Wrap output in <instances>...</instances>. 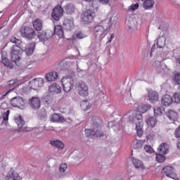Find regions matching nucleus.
<instances>
[{"instance_id":"obj_1","label":"nucleus","mask_w":180,"mask_h":180,"mask_svg":"<svg viewBox=\"0 0 180 180\" xmlns=\"http://www.w3.org/2000/svg\"><path fill=\"white\" fill-rule=\"evenodd\" d=\"M10 41L15 44L11 48L10 54L11 56V60L16 63L18 61H20L22 54H23V49L20 46L22 44V40L15 37H11Z\"/></svg>"},{"instance_id":"obj_2","label":"nucleus","mask_w":180,"mask_h":180,"mask_svg":"<svg viewBox=\"0 0 180 180\" xmlns=\"http://www.w3.org/2000/svg\"><path fill=\"white\" fill-rule=\"evenodd\" d=\"M91 127L93 130H96V131H98L100 134H102L104 136H106V129H105V127L102 125V119L99 117L94 116L91 118Z\"/></svg>"},{"instance_id":"obj_3","label":"nucleus","mask_w":180,"mask_h":180,"mask_svg":"<svg viewBox=\"0 0 180 180\" xmlns=\"http://www.w3.org/2000/svg\"><path fill=\"white\" fill-rule=\"evenodd\" d=\"M20 33L22 37L27 40H33V39L37 36V33H36L34 29L25 25L21 27Z\"/></svg>"},{"instance_id":"obj_4","label":"nucleus","mask_w":180,"mask_h":180,"mask_svg":"<svg viewBox=\"0 0 180 180\" xmlns=\"http://www.w3.org/2000/svg\"><path fill=\"white\" fill-rule=\"evenodd\" d=\"M129 113H130L129 116V122L136 124V127L140 129L143 126V115L136 110H131Z\"/></svg>"},{"instance_id":"obj_5","label":"nucleus","mask_w":180,"mask_h":180,"mask_svg":"<svg viewBox=\"0 0 180 180\" xmlns=\"http://www.w3.org/2000/svg\"><path fill=\"white\" fill-rule=\"evenodd\" d=\"M64 92L68 93L74 88V78L71 76H65L61 79Z\"/></svg>"},{"instance_id":"obj_6","label":"nucleus","mask_w":180,"mask_h":180,"mask_svg":"<svg viewBox=\"0 0 180 180\" xmlns=\"http://www.w3.org/2000/svg\"><path fill=\"white\" fill-rule=\"evenodd\" d=\"M95 18V12L92 10H86L81 15V23L82 25H90Z\"/></svg>"},{"instance_id":"obj_7","label":"nucleus","mask_w":180,"mask_h":180,"mask_svg":"<svg viewBox=\"0 0 180 180\" xmlns=\"http://www.w3.org/2000/svg\"><path fill=\"white\" fill-rule=\"evenodd\" d=\"M37 39L41 43H44V41H49L50 39H52L54 36V32H53L51 30H46L43 31H39L37 32Z\"/></svg>"},{"instance_id":"obj_8","label":"nucleus","mask_w":180,"mask_h":180,"mask_svg":"<svg viewBox=\"0 0 180 180\" xmlns=\"http://www.w3.org/2000/svg\"><path fill=\"white\" fill-rule=\"evenodd\" d=\"M14 120L18 127V131H32V128L29 127H23L26 124V122L23 120V117L22 115H19L18 116L15 117Z\"/></svg>"},{"instance_id":"obj_9","label":"nucleus","mask_w":180,"mask_h":180,"mask_svg":"<svg viewBox=\"0 0 180 180\" xmlns=\"http://www.w3.org/2000/svg\"><path fill=\"white\" fill-rule=\"evenodd\" d=\"M162 174L168 176V178H172V179L178 180V176H176V171L175 168L172 167V166H165L162 169Z\"/></svg>"},{"instance_id":"obj_10","label":"nucleus","mask_w":180,"mask_h":180,"mask_svg":"<svg viewBox=\"0 0 180 180\" xmlns=\"http://www.w3.org/2000/svg\"><path fill=\"white\" fill-rule=\"evenodd\" d=\"M75 88L80 96H88V86L85 82H79L76 84Z\"/></svg>"},{"instance_id":"obj_11","label":"nucleus","mask_w":180,"mask_h":180,"mask_svg":"<svg viewBox=\"0 0 180 180\" xmlns=\"http://www.w3.org/2000/svg\"><path fill=\"white\" fill-rule=\"evenodd\" d=\"M94 32L96 37L99 40H102L108 34V31L105 30L102 25H97L94 28Z\"/></svg>"},{"instance_id":"obj_12","label":"nucleus","mask_w":180,"mask_h":180,"mask_svg":"<svg viewBox=\"0 0 180 180\" xmlns=\"http://www.w3.org/2000/svg\"><path fill=\"white\" fill-rule=\"evenodd\" d=\"M63 13H64V8L61 6H56L51 13V18L53 20H60L63 18Z\"/></svg>"},{"instance_id":"obj_13","label":"nucleus","mask_w":180,"mask_h":180,"mask_svg":"<svg viewBox=\"0 0 180 180\" xmlns=\"http://www.w3.org/2000/svg\"><path fill=\"white\" fill-rule=\"evenodd\" d=\"M44 79L43 78L34 79L29 82V86L34 91H39L41 86H43Z\"/></svg>"},{"instance_id":"obj_14","label":"nucleus","mask_w":180,"mask_h":180,"mask_svg":"<svg viewBox=\"0 0 180 180\" xmlns=\"http://www.w3.org/2000/svg\"><path fill=\"white\" fill-rule=\"evenodd\" d=\"M28 103L33 110H39L40 106H41V101L39 97H32L29 99Z\"/></svg>"},{"instance_id":"obj_15","label":"nucleus","mask_w":180,"mask_h":180,"mask_svg":"<svg viewBox=\"0 0 180 180\" xmlns=\"http://www.w3.org/2000/svg\"><path fill=\"white\" fill-rule=\"evenodd\" d=\"M74 27V18L65 17L63 20V28L65 30L71 31Z\"/></svg>"},{"instance_id":"obj_16","label":"nucleus","mask_w":180,"mask_h":180,"mask_svg":"<svg viewBox=\"0 0 180 180\" xmlns=\"http://www.w3.org/2000/svg\"><path fill=\"white\" fill-rule=\"evenodd\" d=\"M148 98L151 103H157L160 99V95L153 89H148Z\"/></svg>"},{"instance_id":"obj_17","label":"nucleus","mask_w":180,"mask_h":180,"mask_svg":"<svg viewBox=\"0 0 180 180\" xmlns=\"http://www.w3.org/2000/svg\"><path fill=\"white\" fill-rule=\"evenodd\" d=\"M85 134L86 137L88 139H100V137H105L104 135H102V134L99 133L95 129H85Z\"/></svg>"},{"instance_id":"obj_18","label":"nucleus","mask_w":180,"mask_h":180,"mask_svg":"<svg viewBox=\"0 0 180 180\" xmlns=\"http://www.w3.org/2000/svg\"><path fill=\"white\" fill-rule=\"evenodd\" d=\"M11 105H12V106L14 108H20L22 106H25V103L23 98L20 96H15L11 100Z\"/></svg>"},{"instance_id":"obj_19","label":"nucleus","mask_w":180,"mask_h":180,"mask_svg":"<svg viewBox=\"0 0 180 180\" xmlns=\"http://www.w3.org/2000/svg\"><path fill=\"white\" fill-rule=\"evenodd\" d=\"M173 102L174 98H172L169 94L164 95L161 99V105H162V106H165L166 108L171 106Z\"/></svg>"},{"instance_id":"obj_20","label":"nucleus","mask_w":180,"mask_h":180,"mask_svg":"<svg viewBox=\"0 0 180 180\" xmlns=\"http://www.w3.org/2000/svg\"><path fill=\"white\" fill-rule=\"evenodd\" d=\"M22 177L19 176V174L11 168L9 173L6 176V180H22Z\"/></svg>"},{"instance_id":"obj_21","label":"nucleus","mask_w":180,"mask_h":180,"mask_svg":"<svg viewBox=\"0 0 180 180\" xmlns=\"http://www.w3.org/2000/svg\"><path fill=\"white\" fill-rule=\"evenodd\" d=\"M34 49H36V42H31L27 45L24 50L26 56H32L33 53H34Z\"/></svg>"},{"instance_id":"obj_22","label":"nucleus","mask_w":180,"mask_h":180,"mask_svg":"<svg viewBox=\"0 0 180 180\" xmlns=\"http://www.w3.org/2000/svg\"><path fill=\"white\" fill-rule=\"evenodd\" d=\"M63 12H65L66 15H72V13H75V6L71 3L67 4L63 8Z\"/></svg>"},{"instance_id":"obj_23","label":"nucleus","mask_w":180,"mask_h":180,"mask_svg":"<svg viewBox=\"0 0 180 180\" xmlns=\"http://www.w3.org/2000/svg\"><path fill=\"white\" fill-rule=\"evenodd\" d=\"M32 26L35 31L40 32L43 30V21L40 18H37L32 22Z\"/></svg>"},{"instance_id":"obj_24","label":"nucleus","mask_w":180,"mask_h":180,"mask_svg":"<svg viewBox=\"0 0 180 180\" xmlns=\"http://www.w3.org/2000/svg\"><path fill=\"white\" fill-rule=\"evenodd\" d=\"M41 101L44 105H51L53 103V96L50 93H45L41 97Z\"/></svg>"},{"instance_id":"obj_25","label":"nucleus","mask_w":180,"mask_h":180,"mask_svg":"<svg viewBox=\"0 0 180 180\" xmlns=\"http://www.w3.org/2000/svg\"><path fill=\"white\" fill-rule=\"evenodd\" d=\"M49 94H52V95H56V94L61 93V86H60L57 83H54L51 85L49 88Z\"/></svg>"},{"instance_id":"obj_26","label":"nucleus","mask_w":180,"mask_h":180,"mask_svg":"<svg viewBox=\"0 0 180 180\" xmlns=\"http://www.w3.org/2000/svg\"><path fill=\"white\" fill-rule=\"evenodd\" d=\"M158 151L159 154H163V155H167L169 152V149H168V144L165 143H161L158 148Z\"/></svg>"},{"instance_id":"obj_27","label":"nucleus","mask_w":180,"mask_h":180,"mask_svg":"<svg viewBox=\"0 0 180 180\" xmlns=\"http://www.w3.org/2000/svg\"><path fill=\"white\" fill-rule=\"evenodd\" d=\"M132 162L135 167V168L138 169H141L142 171H144L146 169V166H144V164L143 162L137 158H133Z\"/></svg>"},{"instance_id":"obj_28","label":"nucleus","mask_w":180,"mask_h":180,"mask_svg":"<svg viewBox=\"0 0 180 180\" xmlns=\"http://www.w3.org/2000/svg\"><path fill=\"white\" fill-rule=\"evenodd\" d=\"M166 116L171 122H176L178 120V112L172 110H169L166 113Z\"/></svg>"},{"instance_id":"obj_29","label":"nucleus","mask_w":180,"mask_h":180,"mask_svg":"<svg viewBox=\"0 0 180 180\" xmlns=\"http://www.w3.org/2000/svg\"><path fill=\"white\" fill-rule=\"evenodd\" d=\"M58 78V73L57 72H51L46 75V80L48 82H53Z\"/></svg>"},{"instance_id":"obj_30","label":"nucleus","mask_w":180,"mask_h":180,"mask_svg":"<svg viewBox=\"0 0 180 180\" xmlns=\"http://www.w3.org/2000/svg\"><path fill=\"white\" fill-rule=\"evenodd\" d=\"M53 34H57L59 39H64V30L61 25H56L54 27Z\"/></svg>"},{"instance_id":"obj_31","label":"nucleus","mask_w":180,"mask_h":180,"mask_svg":"<svg viewBox=\"0 0 180 180\" xmlns=\"http://www.w3.org/2000/svg\"><path fill=\"white\" fill-rule=\"evenodd\" d=\"M150 109H151V105L145 104L144 105L138 107L136 110L140 115H141V116H143V113H146V112L150 110Z\"/></svg>"},{"instance_id":"obj_32","label":"nucleus","mask_w":180,"mask_h":180,"mask_svg":"<svg viewBox=\"0 0 180 180\" xmlns=\"http://www.w3.org/2000/svg\"><path fill=\"white\" fill-rule=\"evenodd\" d=\"M37 115L39 120H47V111H46V109L41 108L37 112Z\"/></svg>"},{"instance_id":"obj_33","label":"nucleus","mask_w":180,"mask_h":180,"mask_svg":"<svg viewBox=\"0 0 180 180\" xmlns=\"http://www.w3.org/2000/svg\"><path fill=\"white\" fill-rule=\"evenodd\" d=\"M51 146H54V147H56L57 148H59V150H63L64 148L65 145L64 143L61 141H50Z\"/></svg>"},{"instance_id":"obj_34","label":"nucleus","mask_w":180,"mask_h":180,"mask_svg":"<svg viewBox=\"0 0 180 180\" xmlns=\"http://www.w3.org/2000/svg\"><path fill=\"white\" fill-rule=\"evenodd\" d=\"M155 4V1L153 0H144L143 6L144 9H151L153 6H154V4Z\"/></svg>"},{"instance_id":"obj_35","label":"nucleus","mask_w":180,"mask_h":180,"mask_svg":"<svg viewBox=\"0 0 180 180\" xmlns=\"http://www.w3.org/2000/svg\"><path fill=\"white\" fill-rule=\"evenodd\" d=\"M165 155L162 153H156L155 160L157 162H158L159 164H162V162H165L167 158H165Z\"/></svg>"},{"instance_id":"obj_36","label":"nucleus","mask_w":180,"mask_h":180,"mask_svg":"<svg viewBox=\"0 0 180 180\" xmlns=\"http://www.w3.org/2000/svg\"><path fill=\"white\" fill-rule=\"evenodd\" d=\"M146 123L148 126H150V127H155V124H157V118L150 117L146 120Z\"/></svg>"},{"instance_id":"obj_37","label":"nucleus","mask_w":180,"mask_h":180,"mask_svg":"<svg viewBox=\"0 0 180 180\" xmlns=\"http://www.w3.org/2000/svg\"><path fill=\"white\" fill-rule=\"evenodd\" d=\"M58 68L60 71H66V70H68V63L65 60H62L58 64Z\"/></svg>"},{"instance_id":"obj_38","label":"nucleus","mask_w":180,"mask_h":180,"mask_svg":"<svg viewBox=\"0 0 180 180\" xmlns=\"http://www.w3.org/2000/svg\"><path fill=\"white\" fill-rule=\"evenodd\" d=\"M165 37H161L158 39L157 45L159 49H162L165 46Z\"/></svg>"},{"instance_id":"obj_39","label":"nucleus","mask_w":180,"mask_h":180,"mask_svg":"<svg viewBox=\"0 0 180 180\" xmlns=\"http://www.w3.org/2000/svg\"><path fill=\"white\" fill-rule=\"evenodd\" d=\"M11 113V110H8L6 112L3 114V121L1 122V124H7L8 120H9V114Z\"/></svg>"},{"instance_id":"obj_40","label":"nucleus","mask_w":180,"mask_h":180,"mask_svg":"<svg viewBox=\"0 0 180 180\" xmlns=\"http://www.w3.org/2000/svg\"><path fill=\"white\" fill-rule=\"evenodd\" d=\"M1 63L5 65V67H8L11 70H13V63L9 59H3Z\"/></svg>"},{"instance_id":"obj_41","label":"nucleus","mask_w":180,"mask_h":180,"mask_svg":"<svg viewBox=\"0 0 180 180\" xmlns=\"http://www.w3.org/2000/svg\"><path fill=\"white\" fill-rule=\"evenodd\" d=\"M80 106L82 108V109H83V110L86 111L88 110V109H91V105H89V101H83L81 104Z\"/></svg>"},{"instance_id":"obj_42","label":"nucleus","mask_w":180,"mask_h":180,"mask_svg":"<svg viewBox=\"0 0 180 180\" xmlns=\"http://www.w3.org/2000/svg\"><path fill=\"white\" fill-rule=\"evenodd\" d=\"M86 37V34L82 33V32H78L77 34L73 35V40H77L79 39L81 40L82 39H85Z\"/></svg>"},{"instance_id":"obj_43","label":"nucleus","mask_w":180,"mask_h":180,"mask_svg":"<svg viewBox=\"0 0 180 180\" xmlns=\"http://www.w3.org/2000/svg\"><path fill=\"white\" fill-rule=\"evenodd\" d=\"M127 26H128V32L133 33V30L134 29V21H133V20H128Z\"/></svg>"},{"instance_id":"obj_44","label":"nucleus","mask_w":180,"mask_h":180,"mask_svg":"<svg viewBox=\"0 0 180 180\" xmlns=\"http://www.w3.org/2000/svg\"><path fill=\"white\" fill-rule=\"evenodd\" d=\"M134 143V148L135 150H139L143 147V141L136 139Z\"/></svg>"},{"instance_id":"obj_45","label":"nucleus","mask_w":180,"mask_h":180,"mask_svg":"<svg viewBox=\"0 0 180 180\" xmlns=\"http://www.w3.org/2000/svg\"><path fill=\"white\" fill-rule=\"evenodd\" d=\"M173 81L174 82V85H180V73H176L174 76Z\"/></svg>"},{"instance_id":"obj_46","label":"nucleus","mask_w":180,"mask_h":180,"mask_svg":"<svg viewBox=\"0 0 180 180\" xmlns=\"http://www.w3.org/2000/svg\"><path fill=\"white\" fill-rule=\"evenodd\" d=\"M173 102L175 103H180V93H175L173 96Z\"/></svg>"},{"instance_id":"obj_47","label":"nucleus","mask_w":180,"mask_h":180,"mask_svg":"<svg viewBox=\"0 0 180 180\" xmlns=\"http://www.w3.org/2000/svg\"><path fill=\"white\" fill-rule=\"evenodd\" d=\"M166 67H167V65L165 64L162 63L158 68H156L157 72H158V74H161L162 72H164V70H165Z\"/></svg>"},{"instance_id":"obj_48","label":"nucleus","mask_w":180,"mask_h":180,"mask_svg":"<svg viewBox=\"0 0 180 180\" xmlns=\"http://www.w3.org/2000/svg\"><path fill=\"white\" fill-rule=\"evenodd\" d=\"M154 115L155 116H158L160 115H162V109L160 107H156L154 108Z\"/></svg>"},{"instance_id":"obj_49","label":"nucleus","mask_w":180,"mask_h":180,"mask_svg":"<svg viewBox=\"0 0 180 180\" xmlns=\"http://www.w3.org/2000/svg\"><path fill=\"white\" fill-rule=\"evenodd\" d=\"M60 119V115L58 114H54L52 115L51 122H53V123L57 122L58 123V120Z\"/></svg>"},{"instance_id":"obj_50","label":"nucleus","mask_w":180,"mask_h":180,"mask_svg":"<svg viewBox=\"0 0 180 180\" xmlns=\"http://www.w3.org/2000/svg\"><path fill=\"white\" fill-rule=\"evenodd\" d=\"M144 150L146 151V153H148L149 154H151V153H154V149H153V148L148 145L144 146Z\"/></svg>"},{"instance_id":"obj_51","label":"nucleus","mask_w":180,"mask_h":180,"mask_svg":"<svg viewBox=\"0 0 180 180\" xmlns=\"http://www.w3.org/2000/svg\"><path fill=\"white\" fill-rule=\"evenodd\" d=\"M174 136L176 139H179L180 138V125L178 127L177 129H176L174 131Z\"/></svg>"},{"instance_id":"obj_52","label":"nucleus","mask_w":180,"mask_h":180,"mask_svg":"<svg viewBox=\"0 0 180 180\" xmlns=\"http://www.w3.org/2000/svg\"><path fill=\"white\" fill-rule=\"evenodd\" d=\"M129 9H130V11H136V9H139V3L131 5Z\"/></svg>"},{"instance_id":"obj_53","label":"nucleus","mask_w":180,"mask_h":180,"mask_svg":"<svg viewBox=\"0 0 180 180\" xmlns=\"http://www.w3.org/2000/svg\"><path fill=\"white\" fill-rule=\"evenodd\" d=\"M141 127H143V125L140 128L136 127L137 136H139V137H141V136H143V131L141 130Z\"/></svg>"},{"instance_id":"obj_54","label":"nucleus","mask_w":180,"mask_h":180,"mask_svg":"<svg viewBox=\"0 0 180 180\" xmlns=\"http://www.w3.org/2000/svg\"><path fill=\"white\" fill-rule=\"evenodd\" d=\"M162 64H164V63H162V61L155 60L153 63V67H155V68H158Z\"/></svg>"},{"instance_id":"obj_55","label":"nucleus","mask_w":180,"mask_h":180,"mask_svg":"<svg viewBox=\"0 0 180 180\" xmlns=\"http://www.w3.org/2000/svg\"><path fill=\"white\" fill-rule=\"evenodd\" d=\"M8 59V55L6 53V51H2L1 52V62L4 61V60Z\"/></svg>"},{"instance_id":"obj_56","label":"nucleus","mask_w":180,"mask_h":180,"mask_svg":"<svg viewBox=\"0 0 180 180\" xmlns=\"http://www.w3.org/2000/svg\"><path fill=\"white\" fill-rule=\"evenodd\" d=\"M16 82H18L17 79H11L8 82V85H15V84H16Z\"/></svg>"},{"instance_id":"obj_57","label":"nucleus","mask_w":180,"mask_h":180,"mask_svg":"<svg viewBox=\"0 0 180 180\" xmlns=\"http://www.w3.org/2000/svg\"><path fill=\"white\" fill-rule=\"evenodd\" d=\"M115 39V34H111L110 38H108V41L107 43H112V41Z\"/></svg>"},{"instance_id":"obj_58","label":"nucleus","mask_w":180,"mask_h":180,"mask_svg":"<svg viewBox=\"0 0 180 180\" xmlns=\"http://www.w3.org/2000/svg\"><path fill=\"white\" fill-rule=\"evenodd\" d=\"M64 122H65L64 117L59 115L58 123H64Z\"/></svg>"},{"instance_id":"obj_59","label":"nucleus","mask_w":180,"mask_h":180,"mask_svg":"<svg viewBox=\"0 0 180 180\" xmlns=\"http://www.w3.org/2000/svg\"><path fill=\"white\" fill-rule=\"evenodd\" d=\"M110 0H100L101 4H103V5H108Z\"/></svg>"},{"instance_id":"obj_60","label":"nucleus","mask_w":180,"mask_h":180,"mask_svg":"<svg viewBox=\"0 0 180 180\" xmlns=\"http://www.w3.org/2000/svg\"><path fill=\"white\" fill-rule=\"evenodd\" d=\"M59 171H60V172H65V169H64V167H63V166H60Z\"/></svg>"},{"instance_id":"obj_61","label":"nucleus","mask_w":180,"mask_h":180,"mask_svg":"<svg viewBox=\"0 0 180 180\" xmlns=\"http://www.w3.org/2000/svg\"><path fill=\"white\" fill-rule=\"evenodd\" d=\"M24 79V82H26V81H29L30 79V77H29L28 76H26L23 78Z\"/></svg>"},{"instance_id":"obj_62","label":"nucleus","mask_w":180,"mask_h":180,"mask_svg":"<svg viewBox=\"0 0 180 180\" xmlns=\"http://www.w3.org/2000/svg\"><path fill=\"white\" fill-rule=\"evenodd\" d=\"M69 113H70V115H75V112L74 111V110L70 109L69 110Z\"/></svg>"},{"instance_id":"obj_63","label":"nucleus","mask_w":180,"mask_h":180,"mask_svg":"<svg viewBox=\"0 0 180 180\" xmlns=\"http://www.w3.org/2000/svg\"><path fill=\"white\" fill-rule=\"evenodd\" d=\"M60 167H62L63 168H64V169H67V168H68L67 164H62V165H60Z\"/></svg>"},{"instance_id":"obj_64","label":"nucleus","mask_w":180,"mask_h":180,"mask_svg":"<svg viewBox=\"0 0 180 180\" xmlns=\"http://www.w3.org/2000/svg\"><path fill=\"white\" fill-rule=\"evenodd\" d=\"M177 148H179V150H180V139H179V141L177 142Z\"/></svg>"}]
</instances>
